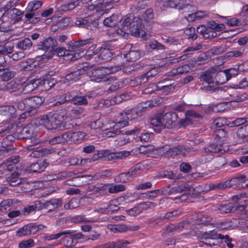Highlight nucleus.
<instances>
[{
  "mask_svg": "<svg viewBox=\"0 0 248 248\" xmlns=\"http://www.w3.org/2000/svg\"><path fill=\"white\" fill-rule=\"evenodd\" d=\"M122 120L117 122L113 126V129L107 133L108 137H114L121 134L125 133L126 135H134L139 133L141 130L142 126L136 127L134 129L124 132L120 130L121 128L128 124V120H133L140 117L141 111L139 108H134L124 112L120 113Z\"/></svg>",
  "mask_w": 248,
  "mask_h": 248,
  "instance_id": "nucleus-1",
  "label": "nucleus"
},
{
  "mask_svg": "<svg viewBox=\"0 0 248 248\" xmlns=\"http://www.w3.org/2000/svg\"><path fill=\"white\" fill-rule=\"evenodd\" d=\"M177 118L178 115L174 112L157 114L150 119V124L156 127L170 128L175 125Z\"/></svg>",
  "mask_w": 248,
  "mask_h": 248,
  "instance_id": "nucleus-2",
  "label": "nucleus"
},
{
  "mask_svg": "<svg viewBox=\"0 0 248 248\" xmlns=\"http://www.w3.org/2000/svg\"><path fill=\"white\" fill-rule=\"evenodd\" d=\"M215 68H211L201 73L199 77L200 81L205 82L208 85L204 86L203 84L201 87L202 90H204L206 92L214 93L219 91H222V88L219 87H214L210 84L215 82Z\"/></svg>",
  "mask_w": 248,
  "mask_h": 248,
  "instance_id": "nucleus-3",
  "label": "nucleus"
},
{
  "mask_svg": "<svg viewBox=\"0 0 248 248\" xmlns=\"http://www.w3.org/2000/svg\"><path fill=\"white\" fill-rule=\"evenodd\" d=\"M42 124L48 130L56 129L61 127V117L56 112H51L48 114L40 117Z\"/></svg>",
  "mask_w": 248,
  "mask_h": 248,
  "instance_id": "nucleus-4",
  "label": "nucleus"
},
{
  "mask_svg": "<svg viewBox=\"0 0 248 248\" xmlns=\"http://www.w3.org/2000/svg\"><path fill=\"white\" fill-rule=\"evenodd\" d=\"M130 155L128 151H122L118 152H111L108 150H100L97 151L98 157L105 161L117 162L119 160L126 158Z\"/></svg>",
  "mask_w": 248,
  "mask_h": 248,
  "instance_id": "nucleus-5",
  "label": "nucleus"
},
{
  "mask_svg": "<svg viewBox=\"0 0 248 248\" xmlns=\"http://www.w3.org/2000/svg\"><path fill=\"white\" fill-rule=\"evenodd\" d=\"M37 46L38 49L46 51L45 54L42 55V59H49L54 54V49L57 46V42L56 40L49 37L43 41L40 42Z\"/></svg>",
  "mask_w": 248,
  "mask_h": 248,
  "instance_id": "nucleus-6",
  "label": "nucleus"
},
{
  "mask_svg": "<svg viewBox=\"0 0 248 248\" xmlns=\"http://www.w3.org/2000/svg\"><path fill=\"white\" fill-rule=\"evenodd\" d=\"M164 195H171L180 194L183 191H195V189L193 186H192L188 184H184L183 185L176 186L174 187H170V185L163 188Z\"/></svg>",
  "mask_w": 248,
  "mask_h": 248,
  "instance_id": "nucleus-7",
  "label": "nucleus"
},
{
  "mask_svg": "<svg viewBox=\"0 0 248 248\" xmlns=\"http://www.w3.org/2000/svg\"><path fill=\"white\" fill-rule=\"evenodd\" d=\"M114 48V45H112L111 42L102 45L99 48L98 58L104 62L110 61L114 55L112 51Z\"/></svg>",
  "mask_w": 248,
  "mask_h": 248,
  "instance_id": "nucleus-8",
  "label": "nucleus"
},
{
  "mask_svg": "<svg viewBox=\"0 0 248 248\" xmlns=\"http://www.w3.org/2000/svg\"><path fill=\"white\" fill-rule=\"evenodd\" d=\"M19 161L18 156H12L4 160L0 164V171L3 173V177L7 175L9 173L14 170L15 165Z\"/></svg>",
  "mask_w": 248,
  "mask_h": 248,
  "instance_id": "nucleus-9",
  "label": "nucleus"
},
{
  "mask_svg": "<svg viewBox=\"0 0 248 248\" xmlns=\"http://www.w3.org/2000/svg\"><path fill=\"white\" fill-rule=\"evenodd\" d=\"M108 71L106 70V67H98L94 68H91L88 72L90 76L94 77L93 79L96 82L105 81V76L107 75Z\"/></svg>",
  "mask_w": 248,
  "mask_h": 248,
  "instance_id": "nucleus-10",
  "label": "nucleus"
},
{
  "mask_svg": "<svg viewBox=\"0 0 248 248\" xmlns=\"http://www.w3.org/2000/svg\"><path fill=\"white\" fill-rule=\"evenodd\" d=\"M75 24L79 27L86 28L90 30H94L98 26L97 22L92 19L91 17L79 18L75 21Z\"/></svg>",
  "mask_w": 248,
  "mask_h": 248,
  "instance_id": "nucleus-11",
  "label": "nucleus"
},
{
  "mask_svg": "<svg viewBox=\"0 0 248 248\" xmlns=\"http://www.w3.org/2000/svg\"><path fill=\"white\" fill-rule=\"evenodd\" d=\"M137 172V170L135 168H131L127 172L121 173L117 175L114 178V181L117 183H124L131 181L133 176L136 174Z\"/></svg>",
  "mask_w": 248,
  "mask_h": 248,
  "instance_id": "nucleus-12",
  "label": "nucleus"
},
{
  "mask_svg": "<svg viewBox=\"0 0 248 248\" xmlns=\"http://www.w3.org/2000/svg\"><path fill=\"white\" fill-rule=\"evenodd\" d=\"M37 232V228L36 224L30 223L18 229L16 232V235L18 237H23L31 234H35Z\"/></svg>",
  "mask_w": 248,
  "mask_h": 248,
  "instance_id": "nucleus-13",
  "label": "nucleus"
},
{
  "mask_svg": "<svg viewBox=\"0 0 248 248\" xmlns=\"http://www.w3.org/2000/svg\"><path fill=\"white\" fill-rule=\"evenodd\" d=\"M28 104V110L31 111V112L35 113L36 108H38L44 102L42 97L34 96L26 98Z\"/></svg>",
  "mask_w": 248,
  "mask_h": 248,
  "instance_id": "nucleus-14",
  "label": "nucleus"
},
{
  "mask_svg": "<svg viewBox=\"0 0 248 248\" xmlns=\"http://www.w3.org/2000/svg\"><path fill=\"white\" fill-rule=\"evenodd\" d=\"M38 131L37 127L30 124L23 127L21 133L23 138H32L37 136Z\"/></svg>",
  "mask_w": 248,
  "mask_h": 248,
  "instance_id": "nucleus-15",
  "label": "nucleus"
},
{
  "mask_svg": "<svg viewBox=\"0 0 248 248\" xmlns=\"http://www.w3.org/2000/svg\"><path fill=\"white\" fill-rule=\"evenodd\" d=\"M108 185L100 184L90 187V190L96 197L102 196L107 194Z\"/></svg>",
  "mask_w": 248,
  "mask_h": 248,
  "instance_id": "nucleus-16",
  "label": "nucleus"
},
{
  "mask_svg": "<svg viewBox=\"0 0 248 248\" xmlns=\"http://www.w3.org/2000/svg\"><path fill=\"white\" fill-rule=\"evenodd\" d=\"M182 214L181 209H178L172 211L167 213L162 218H156L155 220V224L156 225H161L162 224V219H167L170 221L174 220L176 217L180 216Z\"/></svg>",
  "mask_w": 248,
  "mask_h": 248,
  "instance_id": "nucleus-17",
  "label": "nucleus"
},
{
  "mask_svg": "<svg viewBox=\"0 0 248 248\" xmlns=\"http://www.w3.org/2000/svg\"><path fill=\"white\" fill-rule=\"evenodd\" d=\"M204 151L206 153H217L225 152L226 149L224 148L223 144L217 142L209 144L204 147Z\"/></svg>",
  "mask_w": 248,
  "mask_h": 248,
  "instance_id": "nucleus-18",
  "label": "nucleus"
},
{
  "mask_svg": "<svg viewBox=\"0 0 248 248\" xmlns=\"http://www.w3.org/2000/svg\"><path fill=\"white\" fill-rule=\"evenodd\" d=\"M105 4H106V0H90L85 4L84 7L89 10H95L98 12L103 8V5Z\"/></svg>",
  "mask_w": 248,
  "mask_h": 248,
  "instance_id": "nucleus-19",
  "label": "nucleus"
},
{
  "mask_svg": "<svg viewBox=\"0 0 248 248\" xmlns=\"http://www.w3.org/2000/svg\"><path fill=\"white\" fill-rule=\"evenodd\" d=\"M85 73V70L84 69H78L65 75V79L67 81L72 83L79 79L81 76Z\"/></svg>",
  "mask_w": 248,
  "mask_h": 248,
  "instance_id": "nucleus-20",
  "label": "nucleus"
},
{
  "mask_svg": "<svg viewBox=\"0 0 248 248\" xmlns=\"http://www.w3.org/2000/svg\"><path fill=\"white\" fill-rule=\"evenodd\" d=\"M217 232L214 231H210L209 232H205L201 233L200 235L198 236V240L200 241L203 242H208L209 240L213 241H217Z\"/></svg>",
  "mask_w": 248,
  "mask_h": 248,
  "instance_id": "nucleus-21",
  "label": "nucleus"
},
{
  "mask_svg": "<svg viewBox=\"0 0 248 248\" xmlns=\"http://www.w3.org/2000/svg\"><path fill=\"white\" fill-rule=\"evenodd\" d=\"M0 113L7 118L13 119L18 115L16 108L13 106H4L0 109Z\"/></svg>",
  "mask_w": 248,
  "mask_h": 248,
  "instance_id": "nucleus-22",
  "label": "nucleus"
},
{
  "mask_svg": "<svg viewBox=\"0 0 248 248\" xmlns=\"http://www.w3.org/2000/svg\"><path fill=\"white\" fill-rule=\"evenodd\" d=\"M59 4L61 5V10L66 11L74 9L79 5V2L78 0H62Z\"/></svg>",
  "mask_w": 248,
  "mask_h": 248,
  "instance_id": "nucleus-23",
  "label": "nucleus"
},
{
  "mask_svg": "<svg viewBox=\"0 0 248 248\" xmlns=\"http://www.w3.org/2000/svg\"><path fill=\"white\" fill-rule=\"evenodd\" d=\"M141 27V20L136 19L135 21L133 22L131 26H130L128 30L133 36L139 37L140 35V32H142Z\"/></svg>",
  "mask_w": 248,
  "mask_h": 248,
  "instance_id": "nucleus-24",
  "label": "nucleus"
},
{
  "mask_svg": "<svg viewBox=\"0 0 248 248\" xmlns=\"http://www.w3.org/2000/svg\"><path fill=\"white\" fill-rule=\"evenodd\" d=\"M215 81L217 85L223 84L230 79L226 70L217 72L215 69Z\"/></svg>",
  "mask_w": 248,
  "mask_h": 248,
  "instance_id": "nucleus-25",
  "label": "nucleus"
},
{
  "mask_svg": "<svg viewBox=\"0 0 248 248\" xmlns=\"http://www.w3.org/2000/svg\"><path fill=\"white\" fill-rule=\"evenodd\" d=\"M48 163L46 160H39L37 162L30 165L31 171L34 172H41L45 170L47 166Z\"/></svg>",
  "mask_w": 248,
  "mask_h": 248,
  "instance_id": "nucleus-26",
  "label": "nucleus"
},
{
  "mask_svg": "<svg viewBox=\"0 0 248 248\" xmlns=\"http://www.w3.org/2000/svg\"><path fill=\"white\" fill-rule=\"evenodd\" d=\"M62 204V201L61 199H52L44 202H42V208H48L50 210L59 208Z\"/></svg>",
  "mask_w": 248,
  "mask_h": 248,
  "instance_id": "nucleus-27",
  "label": "nucleus"
},
{
  "mask_svg": "<svg viewBox=\"0 0 248 248\" xmlns=\"http://www.w3.org/2000/svg\"><path fill=\"white\" fill-rule=\"evenodd\" d=\"M19 174L17 172H13L10 176L7 178V181L12 186H16L20 184H23L25 180H21L19 177Z\"/></svg>",
  "mask_w": 248,
  "mask_h": 248,
  "instance_id": "nucleus-28",
  "label": "nucleus"
},
{
  "mask_svg": "<svg viewBox=\"0 0 248 248\" xmlns=\"http://www.w3.org/2000/svg\"><path fill=\"white\" fill-rule=\"evenodd\" d=\"M42 202L36 201L33 204L25 207L22 211V214L26 215L31 213L32 212L40 210L42 209Z\"/></svg>",
  "mask_w": 248,
  "mask_h": 248,
  "instance_id": "nucleus-29",
  "label": "nucleus"
},
{
  "mask_svg": "<svg viewBox=\"0 0 248 248\" xmlns=\"http://www.w3.org/2000/svg\"><path fill=\"white\" fill-rule=\"evenodd\" d=\"M209 15V13L206 11H198L189 14L187 20L189 21H193L195 20H200L204 18Z\"/></svg>",
  "mask_w": 248,
  "mask_h": 248,
  "instance_id": "nucleus-30",
  "label": "nucleus"
},
{
  "mask_svg": "<svg viewBox=\"0 0 248 248\" xmlns=\"http://www.w3.org/2000/svg\"><path fill=\"white\" fill-rule=\"evenodd\" d=\"M246 206L243 204L241 205H237L236 207L232 206L231 204H224L220 206V210L221 212L224 213H228L233 212L237 210H243L245 209Z\"/></svg>",
  "mask_w": 248,
  "mask_h": 248,
  "instance_id": "nucleus-31",
  "label": "nucleus"
},
{
  "mask_svg": "<svg viewBox=\"0 0 248 248\" xmlns=\"http://www.w3.org/2000/svg\"><path fill=\"white\" fill-rule=\"evenodd\" d=\"M186 6L185 0H169L166 6L170 8H175L182 9Z\"/></svg>",
  "mask_w": 248,
  "mask_h": 248,
  "instance_id": "nucleus-32",
  "label": "nucleus"
},
{
  "mask_svg": "<svg viewBox=\"0 0 248 248\" xmlns=\"http://www.w3.org/2000/svg\"><path fill=\"white\" fill-rule=\"evenodd\" d=\"M90 39L80 40L77 41H70L68 43L69 48L73 51L79 49L81 47L89 43Z\"/></svg>",
  "mask_w": 248,
  "mask_h": 248,
  "instance_id": "nucleus-33",
  "label": "nucleus"
},
{
  "mask_svg": "<svg viewBox=\"0 0 248 248\" xmlns=\"http://www.w3.org/2000/svg\"><path fill=\"white\" fill-rule=\"evenodd\" d=\"M32 46V43L31 40L28 38L19 41L16 45L17 48L22 50L29 49Z\"/></svg>",
  "mask_w": 248,
  "mask_h": 248,
  "instance_id": "nucleus-34",
  "label": "nucleus"
},
{
  "mask_svg": "<svg viewBox=\"0 0 248 248\" xmlns=\"http://www.w3.org/2000/svg\"><path fill=\"white\" fill-rule=\"evenodd\" d=\"M61 239V244L66 247H71L77 243V241L73 239L72 236L69 234L63 235Z\"/></svg>",
  "mask_w": 248,
  "mask_h": 248,
  "instance_id": "nucleus-35",
  "label": "nucleus"
},
{
  "mask_svg": "<svg viewBox=\"0 0 248 248\" xmlns=\"http://www.w3.org/2000/svg\"><path fill=\"white\" fill-rule=\"evenodd\" d=\"M25 16L27 19V21L31 23H37L41 20L40 12H36L35 13L27 12L25 15Z\"/></svg>",
  "mask_w": 248,
  "mask_h": 248,
  "instance_id": "nucleus-36",
  "label": "nucleus"
},
{
  "mask_svg": "<svg viewBox=\"0 0 248 248\" xmlns=\"http://www.w3.org/2000/svg\"><path fill=\"white\" fill-rule=\"evenodd\" d=\"M191 70V67L189 64H186L182 66L178 67L176 69H173L170 71V75L172 76H176L184 73H187Z\"/></svg>",
  "mask_w": 248,
  "mask_h": 248,
  "instance_id": "nucleus-37",
  "label": "nucleus"
},
{
  "mask_svg": "<svg viewBox=\"0 0 248 248\" xmlns=\"http://www.w3.org/2000/svg\"><path fill=\"white\" fill-rule=\"evenodd\" d=\"M237 136L243 142L248 141V124L240 127L237 132Z\"/></svg>",
  "mask_w": 248,
  "mask_h": 248,
  "instance_id": "nucleus-38",
  "label": "nucleus"
},
{
  "mask_svg": "<svg viewBox=\"0 0 248 248\" xmlns=\"http://www.w3.org/2000/svg\"><path fill=\"white\" fill-rule=\"evenodd\" d=\"M227 134L224 129H218L216 130L214 133V137L217 142L220 143L225 141Z\"/></svg>",
  "mask_w": 248,
  "mask_h": 248,
  "instance_id": "nucleus-39",
  "label": "nucleus"
},
{
  "mask_svg": "<svg viewBox=\"0 0 248 248\" xmlns=\"http://www.w3.org/2000/svg\"><path fill=\"white\" fill-rule=\"evenodd\" d=\"M42 2L41 0H33L28 4L26 9L27 12L35 13L38 12L37 10L42 6ZM38 12H40L38 11Z\"/></svg>",
  "mask_w": 248,
  "mask_h": 248,
  "instance_id": "nucleus-40",
  "label": "nucleus"
},
{
  "mask_svg": "<svg viewBox=\"0 0 248 248\" xmlns=\"http://www.w3.org/2000/svg\"><path fill=\"white\" fill-rule=\"evenodd\" d=\"M70 24V18L65 17L61 19L57 24L52 27V31H55L60 29H63L67 27Z\"/></svg>",
  "mask_w": 248,
  "mask_h": 248,
  "instance_id": "nucleus-41",
  "label": "nucleus"
},
{
  "mask_svg": "<svg viewBox=\"0 0 248 248\" xmlns=\"http://www.w3.org/2000/svg\"><path fill=\"white\" fill-rule=\"evenodd\" d=\"M148 80L149 79L145 73L131 79L130 84L133 86H138L146 83Z\"/></svg>",
  "mask_w": 248,
  "mask_h": 248,
  "instance_id": "nucleus-42",
  "label": "nucleus"
},
{
  "mask_svg": "<svg viewBox=\"0 0 248 248\" xmlns=\"http://www.w3.org/2000/svg\"><path fill=\"white\" fill-rule=\"evenodd\" d=\"M137 18H133V16L129 15L124 19H123L122 23V30L125 32L128 30L130 26H131L133 22L135 21Z\"/></svg>",
  "mask_w": 248,
  "mask_h": 248,
  "instance_id": "nucleus-43",
  "label": "nucleus"
},
{
  "mask_svg": "<svg viewBox=\"0 0 248 248\" xmlns=\"http://www.w3.org/2000/svg\"><path fill=\"white\" fill-rule=\"evenodd\" d=\"M163 102V99L161 97H158L150 101H146L145 102H142L141 105V108H146L147 107H153L158 106Z\"/></svg>",
  "mask_w": 248,
  "mask_h": 248,
  "instance_id": "nucleus-44",
  "label": "nucleus"
},
{
  "mask_svg": "<svg viewBox=\"0 0 248 248\" xmlns=\"http://www.w3.org/2000/svg\"><path fill=\"white\" fill-rule=\"evenodd\" d=\"M37 64L38 62L36 61H33L31 62L22 61L20 62V65L22 68V70L24 71L33 70L36 67Z\"/></svg>",
  "mask_w": 248,
  "mask_h": 248,
  "instance_id": "nucleus-45",
  "label": "nucleus"
},
{
  "mask_svg": "<svg viewBox=\"0 0 248 248\" xmlns=\"http://www.w3.org/2000/svg\"><path fill=\"white\" fill-rule=\"evenodd\" d=\"M16 74L15 71L5 68V70L0 76V80L2 81H7L13 78L15 76Z\"/></svg>",
  "mask_w": 248,
  "mask_h": 248,
  "instance_id": "nucleus-46",
  "label": "nucleus"
},
{
  "mask_svg": "<svg viewBox=\"0 0 248 248\" xmlns=\"http://www.w3.org/2000/svg\"><path fill=\"white\" fill-rule=\"evenodd\" d=\"M45 140L42 139L34 138L31 140V144L27 146V150L38 149L40 146L44 144Z\"/></svg>",
  "mask_w": 248,
  "mask_h": 248,
  "instance_id": "nucleus-47",
  "label": "nucleus"
},
{
  "mask_svg": "<svg viewBox=\"0 0 248 248\" xmlns=\"http://www.w3.org/2000/svg\"><path fill=\"white\" fill-rule=\"evenodd\" d=\"M71 233V232L65 231V230L61 231L59 232L58 233L55 234H47L45 236H43V239L47 241L56 240L60 238L63 235L67 234V233Z\"/></svg>",
  "mask_w": 248,
  "mask_h": 248,
  "instance_id": "nucleus-48",
  "label": "nucleus"
},
{
  "mask_svg": "<svg viewBox=\"0 0 248 248\" xmlns=\"http://www.w3.org/2000/svg\"><path fill=\"white\" fill-rule=\"evenodd\" d=\"M141 54V52L138 50H130L125 55V57L128 61L135 62L140 58Z\"/></svg>",
  "mask_w": 248,
  "mask_h": 248,
  "instance_id": "nucleus-49",
  "label": "nucleus"
},
{
  "mask_svg": "<svg viewBox=\"0 0 248 248\" xmlns=\"http://www.w3.org/2000/svg\"><path fill=\"white\" fill-rule=\"evenodd\" d=\"M22 86L23 89L21 93L25 94H30L35 89L30 80H28L22 84Z\"/></svg>",
  "mask_w": 248,
  "mask_h": 248,
  "instance_id": "nucleus-50",
  "label": "nucleus"
},
{
  "mask_svg": "<svg viewBox=\"0 0 248 248\" xmlns=\"http://www.w3.org/2000/svg\"><path fill=\"white\" fill-rule=\"evenodd\" d=\"M158 178H168L170 180H176L179 179L178 176L172 171L165 170L157 176Z\"/></svg>",
  "mask_w": 248,
  "mask_h": 248,
  "instance_id": "nucleus-51",
  "label": "nucleus"
},
{
  "mask_svg": "<svg viewBox=\"0 0 248 248\" xmlns=\"http://www.w3.org/2000/svg\"><path fill=\"white\" fill-rule=\"evenodd\" d=\"M18 86V83L16 81L13 80L11 81L5 83H3L2 84L0 83V90L6 91L14 89H16Z\"/></svg>",
  "mask_w": 248,
  "mask_h": 248,
  "instance_id": "nucleus-52",
  "label": "nucleus"
},
{
  "mask_svg": "<svg viewBox=\"0 0 248 248\" xmlns=\"http://www.w3.org/2000/svg\"><path fill=\"white\" fill-rule=\"evenodd\" d=\"M212 220V218L206 215H199L197 217L196 223L199 224H203L205 225H209Z\"/></svg>",
  "mask_w": 248,
  "mask_h": 248,
  "instance_id": "nucleus-53",
  "label": "nucleus"
},
{
  "mask_svg": "<svg viewBox=\"0 0 248 248\" xmlns=\"http://www.w3.org/2000/svg\"><path fill=\"white\" fill-rule=\"evenodd\" d=\"M229 125L228 122L224 117H219L214 120L212 123V127H221Z\"/></svg>",
  "mask_w": 248,
  "mask_h": 248,
  "instance_id": "nucleus-54",
  "label": "nucleus"
},
{
  "mask_svg": "<svg viewBox=\"0 0 248 248\" xmlns=\"http://www.w3.org/2000/svg\"><path fill=\"white\" fill-rule=\"evenodd\" d=\"M117 16L114 15L105 18L103 23L105 26L107 27H113L116 26L117 23Z\"/></svg>",
  "mask_w": 248,
  "mask_h": 248,
  "instance_id": "nucleus-55",
  "label": "nucleus"
},
{
  "mask_svg": "<svg viewBox=\"0 0 248 248\" xmlns=\"http://www.w3.org/2000/svg\"><path fill=\"white\" fill-rule=\"evenodd\" d=\"M120 204L117 200H112L109 202L107 207L108 213H113L117 211L120 208L118 206Z\"/></svg>",
  "mask_w": 248,
  "mask_h": 248,
  "instance_id": "nucleus-56",
  "label": "nucleus"
},
{
  "mask_svg": "<svg viewBox=\"0 0 248 248\" xmlns=\"http://www.w3.org/2000/svg\"><path fill=\"white\" fill-rule=\"evenodd\" d=\"M86 135L85 133L81 131L72 132V143L81 141Z\"/></svg>",
  "mask_w": 248,
  "mask_h": 248,
  "instance_id": "nucleus-57",
  "label": "nucleus"
},
{
  "mask_svg": "<svg viewBox=\"0 0 248 248\" xmlns=\"http://www.w3.org/2000/svg\"><path fill=\"white\" fill-rule=\"evenodd\" d=\"M14 46L12 45H8L6 44L0 45V54L7 55L13 52Z\"/></svg>",
  "mask_w": 248,
  "mask_h": 248,
  "instance_id": "nucleus-58",
  "label": "nucleus"
},
{
  "mask_svg": "<svg viewBox=\"0 0 248 248\" xmlns=\"http://www.w3.org/2000/svg\"><path fill=\"white\" fill-rule=\"evenodd\" d=\"M125 189V187L124 185L119 184L111 186L108 188V191L109 193H117L119 192H122Z\"/></svg>",
  "mask_w": 248,
  "mask_h": 248,
  "instance_id": "nucleus-59",
  "label": "nucleus"
},
{
  "mask_svg": "<svg viewBox=\"0 0 248 248\" xmlns=\"http://www.w3.org/2000/svg\"><path fill=\"white\" fill-rule=\"evenodd\" d=\"M73 104L77 105H83L88 104L86 96L75 95L73 100Z\"/></svg>",
  "mask_w": 248,
  "mask_h": 248,
  "instance_id": "nucleus-60",
  "label": "nucleus"
},
{
  "mask_svg": "<svg viewBox=\"0 0 248 248\" xmlns=\"http://www.w3.org/2000/svg\"><path fill=\"white\" fill-rule=\"evenodd\" d=\"M185 34L188 36V38H190L194 40L197 38V34L195 33V29L193 27H190L186 29L184 31Z\"/></svg>",
  "mask_w": 248,
  "mask_h": 248,
  "instance_id": "nucleus-61",
  "label": "nucleus"
},
{
  "mask_svg": "<svg viewBox=\"0 0 248 248\" xmlns=\"http://www.w3.org/2000/svg\"><path fill=\"white\" fill-rule=\"evenodd\" d=\"M34 245V242L33 239H29L20 242L18 244L19 248H30Z\"/></svg>",
  "mask_w": 248,
  "mask_h": 248,
  "instance_id": "nucleus-62",
  "label": "nucleus"
},
{
  "mask_svg": "<svg viewBox=\"0 0 248 248\" xmlns=\"http://www.w3.org/2000/svg\"><path fill=\"white\" fill-rule=\"evenodd\" d=\"M233 101L235 102H242L248 99V93H243L237 94L233 96Z\"/></svg>",
  "mask_w": 248,
  "mask_h": 248,
  "instance_id": "nucleus-63",
  "label": "nucleus"
},
{
  "mask_svg": "<svg viewBox=\"0 0 248 248\" xmlns=\"http://www.w3.org/2000/svg\"><path fill=\"white\" fill-rule=\"evenodd\" d=\"M130 244V242L128 241L119 240L114 242V245L112 247L115 248H128L127 245Z\"/></svg>",
  "mask_w": 248,
  "mask_h": 248,
  "instance_id": "nucleus-64",
  "label": "nucleus"
}]
</instances>
